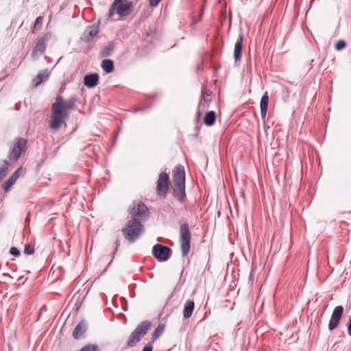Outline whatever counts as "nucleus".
<instances>
[{"mask_svg":"<svg viewBox=\"0 0 351 351\" xmlns=\"http://www.w3.org/2000/svg\"><path fill=\"white\" fill-rule=\"evenodd\" d=\"M153 347L151 343L145 346L142 351H152Z\"/></svg>","mask_w":351,"mask_h":351,"instance_id":"7c9ffc66","label":"nucleus"},{"mask_svg":"<svg viewBox=\"0 0 351 351\" xmlns=\"http://www.w3.org/2000/svg\"><path fill=\"white\" fill-rule=\"evenodd\" d=\"M11 178H12L14 180H15V181H16V180H18L17 176H16L14 174H12V175L11 176Z\"/></svg>","mask_w":351,"mask_h":351,"instance_id":"58836bf2","label":"nucleus"},{"mask_svg":"<svg viewBox=\"0 0 351 351\" xmlns=\"http://www.w3.org/2000/svg\"><path fill=\"white\" fill-rule=\"evenodd\" d=\"M76 99L71 98L69 101H65L62 96H57L56 101L51 105V116L49 128L58 131L62 125L65 119L69 117V112L73 108Z\"/></svg>","mask_w":351,"mask_h":351,"instance_id":"f03ea898","label":"nucleus"},{"mask_svg":"<svg viewBox=\"0 0 351 351\" xmlns=\"http://www.w3.org/2000/svg\"><path fill=\"white\" fill-rule=\"evenodd\" d=\"M80 351H100L98 346L94 344H88L82 348Z\"/></svg>","mask_w":351,"mask_h":351,"instance_id":"b1692460","label":"nucleus"},{"mask_svg":"<svg viewBox=\"0 0 351 351\" xmlns=\"http://www.w3.org/2000/svg\"><path fill=\"white\" fill-rule=\"evenodd\" d=\"M121 0H114L112 4L111 5L109 12H108V16L112 17L114 12H117V5L119 2H120Z\"/></svg>","mask_w":351,"mask_h":351,"instance_id":"a878e982","label":"nucleus"},{"mask_svg":"<svg viewBox=\"0 0 351 351\" xmlns=\"http://www.w3.org/2000/svg\"><path fill=\"white\" fill-rule=\"evenodd\" d=\"M268 103H269V96L267 95V93L266 92L262 97L261 99V114L263 119H265L267 111V107H268Z\"/></svg>","mask_w":351,"mask_h":351,"instance_id":"dca6fc26","label":"nucleus"},{"mask_svg":"<svg viewBox=\"0 0 351 351\" xmlns=\"http://www.w3.org/2000/svg\"><path fill=\"white\" fill-rule=\"evenodd\" d=\"M243 41V33L241 32L237 38L234 49V58L235 62H239L241 61L242 56Z\"/></svg>","mask_w":351,"mask_h":351,"instance_id":"ddd939ff","label":"nucleus"},{"mask_svg":"<svg viewBox=\"0 0 351 351\" xmlns=\"http://www.w3.org/2000/svg\"><path fill=\"white\" fill-rule=\"evenodd\" d=\"M165 326L162 324L158 325V326L154 330L152 335V342L155 341L163 332Z\"/></svg>","mask_w":351,"mask_h":351,"instance_id":"5701e85b","label":"nucleus"},{"mask_svg":"<svg viewBox=\"0 0 351 351\" xmlns=\"http://www.w3.org/2000/svg\"><path fill=\"white\" fill-rule=\"evenodd\" d=\"M99 32V29L98 25H89L84 31L82 39L86 43H90L98 34Z\"/></svg>","mask_w":351,"mask_h":351,"instance_id":"f8f14e48","label":"nucleus"},{"mask_svg":"<svg viewBox=\"0 0 351 351\" xmlns=\"http://www.w3.org/2000/svg\"><path fill=\"white\" fill-rule=\"evenodd\" d=\"M101 67L106 73H110L114 70L113 61L110 59H105L101 62Z\"/></svg>","mask_w":351,"mask_h":351,"instance_id":"412c9836","label":"nucleus"},{"mask_svg":"<svg viewBox=\"0 0 351 351\" xmlns=\"http://www.w3.org/2000/svg\"><path fill=\"white\" fill-rule=\"evenodd\" d=\"M132 8V2L130 0H121L117 5V13L120 16L128 15Z\"/></svg>","mask_w":351,"mask_h":351,"instance_id":"9b49d317","label":"nucleus"},{"mask_svg":"<svg viewBox=\"0 0 351 351\" xmlns=\"http://www.w3.org/2000/svg\"><path fill=\"white\" fill-rule=\"evenodd\" d=\"M160 0H149V5L151 6H156Z\"/></svg>","mask_w":351,"mask_h":351,"instance_id":"2f4dec72","label":"nucleus"},{"mask_svg":"<svg viewBox=\"0 0 351 351\" xmlns=\"http://www.w3.org/2000/svg\"><path fill=\"white\" fill-rule=\"evenodd\" d=\"M119 245H120L119 241V239H117L115 241V249H114L115 252L117 251V249L119 247Z\"/></svg>","mask_w":351,"mask_h":351,"instance_id":"f704fd0d","label":"nucleus"},{"mask_svg":"<svg viewBox=\"0 0 351 351\" xmlns=\"http://www.w3.org/2000/svg\"><path fill=\"white\" fill-rule=\"evenodd\" d=\"M10 253L13 256H19L20 254V251L15 247H12L10 250Z\"/></svg>","mask_w":351,"mask_h":351,"instance_id":"c85d7f7f","label":"nucleus"},{"mask_svg":"<svg viewBox=\"0 0 351 351\" xmlns=\"http://www.w3.org/2000/svg\"><path fill=\"white\" fill-rule=\"evenodd\" d=\"M129 213L132 219L128 221L126 227L122 229V232L126 240L134 243L144 232V226L140 220H146L149 213L144 203L134 202Z\"/></svg>","mask_w":351,"mask_h":351,"instance_id":"f257e3e1","label":"nucleus"},{"mask_svg":"<svg viewBox=\"0 0 351 351\" xmlns=\"http://www.w3.org/2000/svg\"><path fill=\"white\" fill-rule=\"evenodd\" d=\"M49 76L48 70L45 69L41 72H39L33 82L36 86L40 85L43 82L47 80Z\"/></svg>","mask_w":351,"mask_h":351,"instance_id":"6ab92c4d","label":"nucleus"},{"mask_svg":"<svg viewBox=\"0 0 351 351\" xmlns=\"http://www.w3.org/2000/svg\"><path fill=\"white\" fill-rule=\"evenodd\" d=\"M87 324L85 321H81L75 328L73 332V336L75 339L81 338L86 332Z\"/></svg>","mask_w":351,"mask_h":351,"instance_id":"2eb2a0df","label":"nucleus"},{"mask_svg":"<svg viewBox=\"0 0 351 351\" xmlns=\"http://www.w3.org/2000/svg\"><path fill=\"white\" fill-rule=\"evenodd\" d=\"M99 79L97 73L86 75L84 77V84L88 88H94L97 85Z\"/></svg>","mask_w":351,"mask_h":351,"instance_id":"4468645a","label":"nucleus"},{"mask_svg":"<svg viewBox=\"0 0 351 351\" xmlns=\"http://www.w3.org/2000/svg\"><path fill=\"white\" fill-rule=\"evenodd\" d=\"M62 58V57L59 58V59L58 60V61H57L56 64H55V66H56V65H57V64L60 61V60H61Z\"/></svg>","mask_w":351,"mask_h":351,"instance_id":"ea45409f","label":"nucleus"},{"mask_svg":"<svg viewBox=\"0 0 351 351\" xmlns=\"http://www.w3.org/2000/svg\"><path fill=\"white\" fill-rule=\"evenodd\" d=\"M196 114H196V116H197V119H199V118H200V117H201V112H199V110L197 111V113H196Z\"/></svg>","mask_w":351,"mask_h":351,"instance_id":"4c0bfd02","label":"nucleus"},{"mask_svg":"<svg viewBox=\"0 0 351 351\" xmlns=\"http://www.w3.org/2000/svg\"><path fill=\"white\" fill-rule=\"evenodd\" d=\"M173 195L178 201L181 203L184 202L186 199L185 185L180 186V188L179 186H174Z\"/></svg>","mask_w":351,"mask_h":351,"instance_id":"a211bd4d","label":"nucleus"},{"mask_svg":"<svg viewBox=\"0 0 351 351\" xmlns=\"http://www.w3.org/2000/svg\"><path fill=\"white\" fill-rule=\"evenodd\" d=\"M169 175L165 172L160 173L156 184L157 195L160 197H166L169 188Z\"/></svg>","mask_w":351,"mask_h":351,"instance_id":"0eeeda50","label":"nucleus"},{"mask_svg":"<svg viewBox=\"0 0 351 351\" xmlns=\"http://www.w3.org/2000/svg\"><path fill=\"white\" fill-rule=\"evenodd\" d=\"M154 256L159 261H167L171 257L172 250L166 245L156 244L152 249Z\"/></svg>","mask_w":351,"mask_h":351,"instance_id":"6e6552de","label":"nucleus"},{"mask_svg":"<svg viewBox=\"0 0 351 351\" xmlns=\"http://www.w3.org/2000/svg\"><path fill=\"white\" fill-rule=\"evenodd\" d=\"M195 308V303L193 300H188L184 306L183 317L189 319L191 317Z\"/></svg>","mask_w":351,"mask_h":351,"instance_id":"f3484780","label":"nucleus"},{"mask_svg":"<svg viewBox=\"0 0 351 351\" xmlns=\"http://www.w3.org/2000/svg\"><path fill=\"white\" fill-rule=\"evenodd\" d=\"M114 47L112 43H108L101 50L100 56L102 58L110 56L114 50Z\"/></svg>","mask_w":351,"mask_h":351,"instance_id":"4be33fe9","label":"nucleus"},{"mask_svg":"<svg viewBox=\"0 0 351 351\" xmlns=\"http://www.w3.org/2000/svg\"><path fill=\"white\" fill-rule=\"evenodd\" d=\"M14 108H15L16 110H19L20 109V108H21V103L20 102L16 103L15 104Z\"/></svg>","mask_w":351,"mask_h":351,"instance_id":"c9c22d12","label":"nucleus"},{"mask_svg":"<svg viewBox=\"0 0 351 351\" xmlns=\"http://www.w3.org/2000/svg\"><path fill=\"white\" fill-rule=\"evenodd\" d=\"M24 253L27 255H31L34 253V248L30 244H26L24 249Z\"/></svg>","mask_w":351,"mask_h":351,"instance_id":"cd10ccee","label":"nucleus"},{"mask_svg":"<svg viewBox=\"0 0 351 351\" xmlns=\"http://www.w3.org/2000/svg\"><path fill=\"white\" fill-rule=\"evenodd\" d=\"M51 38V34L45 33L43 36L38 38L32 51V57L34 60H37L38 57L45 53L47 43Z\"/></svg>","mask_w":351,"mask_h":351,"instance_id":"39448f33","label":"nucleus"},{"mask_svg":"<svg viewBox=\"0 0 351 351\" xmlns=\"http://www.w3.org/2000/svg\"><path fill=\"white\" fill-rule=\"evenodd\" d=\"M22 171H23V168H22V167H20L16 171H15L14 172L13 174H14L19 178V176H21V173Z\"/></svg>","mask_w":351,"mask_h":351,"instance_id":"473e14b6","label":"nucleus"},{"mask_svg":"<svg viewBox=\"0 0 351 351\" xmlns=\"http://www.w3.org/2000/svg\"><path fill=\"white\" fill-rule=\"evenodd\" d=\"M27 143V140L23 138L18 137L16 138L15 143L9 154V159L17 160L20 158L21 153L26 150Z\"/></svg>","mask_w":351,"mask_h":351,"instance_id":"423d86ee","label":"nucleus"},{"mask_svg":"<svg viewBox=\"0 0 351 351\" xmlns=\"http://www.w3.org/2000/svg\"><path fill=\"white\" fill-rule=\"evenodd\" d=\"M45 60L47 61V62H51L52 60L51 58L48 57V56H45Z\"/></svg>","mask_w":351,"mask_h":351,"instance_id":"e433bc0d","label":"nucleus"},{"mask_svg":"<svg viewBox=\"0 0 351 351\" xmlns=\"http://www.w3.org/2000/svg\"><path fill=\"white\" fill-rule=\"evenodd\" d=\"M174 186H182L185 185V171L182 165H178L173 173Z\"/></svg>","mask_w":351,"mask_h":351,"instance_id":"1a4fd4ad","label":"nucleus"},{"mask_svg":"<svg viewBox=\"0 0 351 351\" xmlns=\"http://www.w3.org/2000/svg\"><path fill=\"white\" fill-rule=\"evenodd\" d=\"M348 333L351 336V315L348 323Z\"/></svg>","mask_w":351,"mask_h":351,"instance_id":"72a5a7b5","label":"nucleus"},{"mask_svg":"<svg viewBox=\"0 0 351 351\" xmlns=\"http://www.w3.org/2000/svg\"><path fill=\"white\" fill-rule=\"evenodd\" d=\"M151 327V322L149 321H144L137 326L136 329L130 335L128 345L130 347H133L141 339V335H145Z\"/></svg>","mask_w":351,"mask_h":351,"instance_id":"20e7f679","label":"nucleus"},{"mask_svg":"<svg viewBox=\"0 0 351 351\" xmlns=\"http://www.w3.org/2000/svg\"><path fill=\"white\" fill-rule=\"evenodd\" d=\"M343 313V308L342 306H337L334 308L328 324L329 330L332 331L338 326Z\"/></svg>","mask_w":351,"mask_h":351,"instance_id":"9d476101","label":"nucleus"},{"mask_svg":"<svg viewBox=\"0 0 351 351\" xmlns=\"http://www.w3.org/2000/svg\"><path fill=\"white\" fill-rule=\"evenodd\" d=\"M191 234L186 223H182L180 226V238L181 252L182 256H186L191 249Z\"/></svg>","mask_w":351,"mask_h":351,"instance_id":"7ed1b4c3","label":"nucleus"},{"mask_svg":"<svg viewBox=\"0 0 351 351\" xmlns=\"http://www.w3.org/2000/svg\"><path fill=\"white\" fill-rule=\"evenodd\" d=\"M216 121L215 112L213 110L208 112L204 117V122L207 126H212Z\"/></svg>","mask_w":351,"mask_h":351,"instance_id":"aec40b11","label":"nucleus"},{"mask_svg":"<svg viewBox=\"0 0 351 351\" xmlns=\"http://www.w3.org/2000/svg\"><path fill=\"white\" fill-rule=\"evenodd\" d=\"M43 21V17L42 16H38L36 18V21H35V23H34V28L32 29V32L33 33H35V29L36 27V26Z\"/></svg>","mask_w":351,"mask_h":351,"instance_id":"c756f323","label":"nucleus"},{"mask_svg":"<svg viewBox=\"0 0 351 351\" xmlns=\"http://www.w3.org/2000/svg\"><path fill=\"white\" fill-rule=\"evenodd\" d=\"M15 180H14L11 177L4 183L3 189L5 192H8L12 186L15 183Z\"/></svg>","mask_w":351,"mask_h":351,"instance_id":"bb28decb","label":"nucleus"},{"mask_svg":"<svg viewBox=\"0 0 351 351\" xmlns=\"http://www.w3.org/2000/svg\"><path fill=\"white\" fill-rule=\"evenodd\" d=\"M346 45V42L344 40H339L335 45V49L339 51L343 50Z\"/></svg>","mask_w":351,"mask_h":351,"instance_id":"393cba45","label":"nucleus"}]
</instances>
